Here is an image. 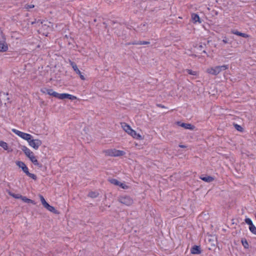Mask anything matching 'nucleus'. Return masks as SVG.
Returning a JSON list of instances; mask_svg holds the SVG:
<instances>
[{"mask_svg":"<svg viewBox=\"0 0 256 256\" xmlns=\"http://www.w3.org/2000/svg\"><path fill=\"white\" fill-rule=\"evenodd\" d=\"M16 165L20 168L22 169V171L28 176L36 180H37V176L35 174L30 173L28 167L26 166V164L20 160L16 162Z\"/></svg>","mask_w":256,"mask_h":256,"instance_id":"nucleus-1","label":"nucleus"},{"mask_svg":"<svg viewBox=\"0 0 256 256\" xmlns=\"http://www.w3.org/2000/svg\"><path fill=\"white\" fill-rule=\"evenodd\" d=\"M106 156H123L126 154L124 150H118L115 148L108 149L104 151Z\"/></svg>","mask_w":256,"mask_h":256,"instance_id":"nucleus-2","label":"nucleus"},{"mask_svg":"<svg viewBox=\"0 0 256 256\" xmlns=\"http://www.w3.org/2000/svg\"><path fill=\"white\" fill-rule=\"evenodd\" d=\"M12 131L22 139L27 140L28 142L30 140V138H33L31 134L22 132L15 128H12Z\"/></svg>","mask_w":256,"mask_h":256,"instance_id":"nucleus-3","label":"nucleus"},{"mask_svg":"<svg viewBox=\"0 0 256 256\" xmlns=\"http://www.w3.org/2000/svg\"><path fill=\"white\" fill-rule=\"evenodd\" d=\"M222 70H224V65L208 68L206 71L208 74L216 76Z\"/></svg>","mask_w":256,"mask_h":256,"instance_id":"nucleus-4","label":"nucleus"},{"mask_svg":"<svg viewBox=\"0 0 256 256\" xmlns=\"http://www.w3.org/2000/svg\"><path fill=\"white\" fill-rule=\"evenodd\" d=\"M118 200L120 203L126 206H130L133 204V200L130 196H124L118 198Z\"/></svg>","mask_w":256,"mask_h":256,"instance_id":"nucleus-5","label":"nucleus"},{"mask_svg":"<svg viewBox=\"0 0 256 256\" xmlns=\"http://www.w3.org/2000/svg\"><path fill=\"white\" fill-rule=\"evenodd\" d=\"M53 24L52 22H48V20H44L43 24L41 26L42 30L46 31V32L48 33V31L52 30L53 28Z\"/></svg>","mask_w":256,"mask_h":256,"instance_id":"nucleus-6","label":"nucleus"},{"mask_svg":"<svg viewBox=\"0 0 256 256\" xmlns=\"http://www.w3.org/2000/svg\"><path fill=\"white\" fill-rule=\"evenodd\" d=\"M176 124L182 128H184L186 130H194L196 128V126L190 123H185L182 122V121H177L176 122Z\"/></svg>","mask_w":256,"mask_h":256,"instance_id":"nucleus-7","label":"nucleus"},{"mask_svg":"<svg viewBox=\"0 0 256 256\" xmlns=\"http://www.w3.org/2000/svg\"><path fill=\"white\" fill-rule=\"evenodd\" d=\"M29 145L33 148L34 150H38L40 146L42 144V141L39 139L30 138L28 142Z\"/></svg>","mask_w":256,"mask_h":256,"instance_id":"nucleus-8","label":"nucleus"},{"mask_svg":"<svg viewBox=\"0 0 256 256\" xmlns=\"http://www.w3.org/2000/svg\"><path fill=\"white\" fill-rule=\"evenodd\" d=\"M212 237V238L208 239V242L207 243L208 248L209 250H215L216 249V242H217L216 238L214 236Z\"/></svg>","mask_w":256,"mask_h":256,"instance_id":"nucleus-9","label":"nucleus"},{"mask_svg":"<svg viewBox=\"0 0 256 256\" xmlns=\"http://www.w3.org/2000/svg\"><path fill=\"white\" fill-rule=\"evenodd\" d=\"M70 64L72 66V68L74 70L76 74H78L80 76V77L81 78V80H85L86 78H85L84 75H83L82 74V72H80V70L78 68L76 63L75 62L71 61V60L70 61Z\"/></svg>","mask_w":256,"mask_h":256,"instance_id":"nucleus-10","label":"nucleus"},{"mask_svg":"<svg viewBox=\"0 0 256 256\" xmlns=\"http://www.w3.org/2000/svg\"><path fill=\"white\" fill-rule=\"evenodd\" d=\"M3 42H0V52H6L8 50V45L6 42L5 36L2 33Z\"/></svg>","mask_w":256,"mask_h":256,"instance_id":"nucleus-11","label":"nucleus"},{"mask_svg":"<svg viewBox=\"0 0 256 256\" xmlns=\"http://www.w3.org/2000/svg\"><path fill=\"white\" fill-rule=\"evenodd\" d=\"M206 43H202L200 42L198 44H196L194 46V48L197 49L198 52H199L200 54H207V53L205 50H202L204 48H206Z\"/></svg>","mask_w":256,"mask_h":256,"instance_id":"nucleus-12","label":"nucleus"},{"mask_svg":"<svg viewBox=\"0 0 256 256\" xmlns=\"http://www.w3.org/2000/svg\"><path fill=\"white\" fill-rule=\"evenodd\" d=\"M202 252L200 246L194 245L190 248V254H200Z\"/></svg>","mask_w":256,"mask_h":256,"instance_id":"nucleus-13","label":"nucleus"},{"mask_svg":"<svg viewBox=\"0 0 256 256\" xmlns=\"http://www.w3.org/2000/svg\"><path fill=\"white\" fill-rule=\"evenodd\" d=\"M200 178L206 182H210L214 180V177L207 174L200 175Z\"/></svg>","mask_w":256,"mask_h":256,"instance_id":"nucleus-14","label":"nucleus"},{"mask_svg":"<svg viewBox=\"0 0 256 256\" xmlns=\"http://www.w3.org/2000/svg\"><path fill=\"white\" fill-rule=\"evenodd\" d=\"M191 18H192V22L194 24H196L197 22H198L200 24H201L202 22V21L200 18L198 14L196 13L192 14Z\"/></svg>","mask_w":256,"mask_h":256,"instance_id":"nucleus-15","label":"nucleus"},{"mask_svg":"<svg viewBox=\"0 0 256 256\" xmlns=\"http://www.w3.org/2000/svg\"><path fill=\"white\" fill-rule=\"evenodd\" d=\"M40 92L43 94H48L50 96L54 97V93H55V92L53 90L52 88H41Z\"/></svg>","mask_w":256,"mask_h":256,"instance_id":"nucleus-16","label":"nucleus"},{"mask_svg":"<svg viewBox=\"0 0 256 256\" xmlns=\"http://www.w3.org/2000/svg\"><path fill=\"white\" fill-rule=\"evenodd\" d=\"M21 149L28 158L34 154L29 148H28L25 146H22L21 147Z\"/></svg>","mask_w":256,"mask_h":256,"instance_id":"nucleus-17","label":"nucleus"},{"mask_svg":"<svg viewBox=\"0 0 256 256\" xmlns=\"http://www.w3.org/2000/svg\"><path fill=\"white\" fill-rule=\"evenodd\" d=\"M44 208H46L48 211L52 212L53 214H60V212L57 210H56L54 206H50L48 203Z\"/></svg>","mask_w":256,"mask_h":256,"instance_id":"nucleus-18","label":"nucleus"},{"mask_svg":"<svg viewBox=\"0 0 256 256\" xmlns=\"http://www.w3.org/2000/svg\"><path fill=\"white\" fill-rule=\"evenodd\" d=\"M116 30L114 32V33L118 36H122V30L124 28V27H123L120 24H119L118 26L115 28Z\"/></svg>","mask_w":256,"mask_h":256,"instance_id":"nucleus-19","label":"nucleus"},{"mask_svg":"<svg viewBox=\"0 0 256 256\" xmlns=\"http://www.w3.org/2000/svg\"><path fill=\"white\" fill-rule=\"evenodd\" d=\"M54 97L59 100H64L66 98V93L59 94L56 92L54 93Z\"/></svg>","mask_w":256,"mask_h":256,"instance_id":"nucleus-20","label":"nucleus"},{"mask_svg":"<svg viewBox=\"0 0 256 256\" xmlns=\"http://www.w3.org/2000/svg\"><path fill=\"white\" fill-rule=\"evenodd\" d=\"M128 134L130 135L132 138H136L137 140H142V136L138 134L134 130H132Z\"/></svg>","mask_w":256,"mask_h":256,"instance_id":"nucleus-21","label":"nucleus"},{"mask_svg":"<svg viewBox=\"0 0 256 256\" xmlns=\"http://www.w3.org/2000/svg\"><path fill=\"white\" fill-rule=\"evenodd\" d=\"M121 125L123 130L128 134L132 130L130 126L126 122H122Z\"/></svg>","mask_w":256,"mask_h":256,"instance_id":"nucleus-22","label":"nucleus"},{"mask_svg":"<svg viewBox=\"0 0 256 256\" xmlns=\"http://www.w3.org/2000/svg\"><path fill=\"white\" fill-rule=\"evenodd\" d=\"M147 24L146 22L141 24L139 26H138L137 28L138 30L141 32H146L148 30V28L146 26Z\"/></svg>","mask_w":256,"mask_h":256,"instance_id":"nucleus-23","label":"nucleus"},{"mask_svg":"<svg viewBox=\"0 0 256 256\" xmlns=\"http://www.w3.org/2000/svg\"><path fill=\"white\" fill-rule=\"evenodd\" d=\"M21 200L24 202L28 203V204H36V202L34 200H32L31 199H30L28 198L27 197L25 196H22Z\"/></svg>","mask_w":256,"mask_h":256,"instance_id":"nucleus-24","label":"nucleus"},{"mask_svg":"<svg viewBox=\"0 0 256 256\" xmlns=\"http://www.w3.org/2000/svg\"><path fill=\"white\" fill-rule=\"evenodd\" d=\"M0 146L2 147L4 150H6L8 152H12V149L10 150H9L8 144L4 141H0Z\"/></svg>","mask_w":256,"mask_h":256,"instance_id":"nucleus-25","label":"nucleus"},{"mask_svg":"<svg viewBox=\"0 0 256 256\" xmlns=\"http://www.w3.org/2000/svg\"><path fill=\"white\" fill-rule=\"evenodd\" d=\"M98 192L94 191H90V192H88V196L92 198H97L98 196Z\"/></svg>","mask_w":256,"mask_h":256,"instance_id":"nucleus-26","label":"nucleus"},{"mask_svg":"<svg viewBox=\"0 0 256 256\" xmlns=\"http://www.w3.org/2000/svg\"><path fill=\"white\" fill-rule=\"evenodd\" d=\"M8 194L10 196H12V198H16V199H21L22 197V195L20 194H16L14 193H13L10 191L8 192Z\"/></svg>","mask_w":256,"mask_h":256,"instance_id":"nucleus-27","label":"nucleus"},{"mask_svg":"<svg viewBox=\"0 0 256 256\" xmlns=\"http://www.w3.org/2000/svg\"><path fill=\"white\" fill-rule=\"evenodd\" d=\"M108 180L112 184H113L115 186H118L120 183V181L116 178H109Z\"/></svg>","mask_w":256,"mask_h":256,"instance_id":"nucleus-28","label":"nucleus"},{"mask_svg":"<svg viewBox=\"0 0 256 256\" xmlns=\"http://www.w3.org/2000/svg\"><path fill=\"white\" fill-rule=\"evenodd\" d=\"M232 33L237 36H242L244 38H246L248 37V36L247 34H246L245 33H242V32H239L237 30L232 31Z\"/></svg>","mask_w":256,"mask_h":256,"instance_id":"nucleus-29","label":"nucleus"},{"mask_svg":"<svg viewBox=\"0 0 256 256\" xmlns=\"http://www.w3.org/2000/svg\"><path fill=\"white\" fill-rule=\"evenodd\" d=\"M184 71L186 72L189 74L192 75L194 76H198V72L196 71H194L190 69H186L184 70Z\"/></svg>","mask_w":256,"mask_h":256,"instance_id":"nucleus-30","label":"nucleus"},{"mask_svg":"<svg viewBox=\"0 0 256 256\" xmlns=\"http://www.w3.org/2000/svg\"><path fill=\"white\" fill-rule=\"evenodd\" d=\"M241 242L244 248H248L249 244L246 238H242L241 240Z\"/></svg>","mask_w":256,"mask_h":256,"instance_id":"nucleus-31","label":"nucleus"},{"mask_svg":"<svg viewBox=\"0 0 256 256\" xmlns=\"http://www.w3.org/2000/svg\"><path fill=\"white\" fill-rule=\"evenodd\" d=\"M39 197L42 206H44V207H45V206H46L48 204V202L46 200L45 198L42 195L40 194Z\"/></svg>","mask_w":256,"mask_h":256,"instance_id":"nucleus-32","label":"nucleus"},{"mask_svg":"<svg viewBox=\"0 0 256 256\" xmlns=\"http://www.w3.org/2000/svg\"><path fill=\"white\" fill-rule=\"evenodd\" d=\"M71 100H74L77 99L76 96L66 93V98Z\"/></svg>","mask_w":256,"mask_h":256,"instance_id":"nucleus-33","label":"nucleus"},{"mask_svg":"<svg viewBox=\"0 0 256 256\" xmlns=\"http://www.w3.org/2000/svg\"><path fill=\"white\" fill-rule=\"evenodd\" d=\"M249 230L253 234L256 235V227L254 225L249 226Z\"/></svg>","mask_w":256,"mask_h":256,"instance_id":"nucleus-34","label":"nucleus"},{"mask_svg":"<svg viewBox=\"0 0 256 256\" xmlns=\"http://www.w3.org/2000/svg\"><path fill=\"white\" fill-rule=\"evenodd\" d=\"M118 186H119L120 188L124 189V190H126V189H128V186H127L126 184H125L124 183H122L121 182H120V183H119V184L118 185Z\"/></svg>","mask_w":256,"mask_h":256,"instance_id":"nucleus-35","label":"nucleus"},{"mask_svg":"<svg viewBox=\"0 0 256 256\" xmlns=\"http://www.w3.org/2000/svg\"><path fill=\"white\" fill-rule=\"evenodd\" d=\"M126 31L124 30V28L122 32V36H120V37H121L122 40L126 39L127 38V36H126Z\"/></svg>","mask_w":256,"mask_h":256,"instance_id":"nucleus-36","label":"nucleus"},{"mask_svg":"<svg viewBox=\"0 0 256 256\" xmlns=\"http://www.w3.org/2000/svg\"><path fill=\"white\" fill-rule=\"evenodd\" d=\"M234 128L239 132H242L243 128L240 125L238 124H234Z\"/></svg>","mask_w":256,"mask_h":256,"instance_id":"nucleus-37","label":"nucleus"},{"mask_svg":"<svg viewBox=\"0 0 256 256\" xmlns=\"http://www.w3.org/2000/svg\"><path fill=\"white\" fill-rule=\"evenodd\" d=\"M245 222L249 225V226H251L254 225L252 222L250 218H246L244 220Z\"/></svg>","mask_w":256,"mask_h":256,"instance_id":"nucleus-38","label":"nucleus"},{"mask_svg":"<svg viewBox=\"0 0 256 256\" xmlns=\"http://www.w3.org/2000/svg\"><path fill=\"white\" fill-rule=\"evenodd\" d=\"M216 248H217L219 250H222V244H220L217 242H216Z\"/></svg>","mask_w":256,"mask_h":256,"instance_id":"nucleus-39","label":"nucleus"},{"mask_svg":"<svg viewBox=\"0 0 256 256\" xmlns=\"http://www.w3.org/2000/svg\"><path fill=\"white\" fill-rule=\"evenodd\" d=\"M24 8L26 9L32 8H34V5L26 4L24 6Z\"/></svg>","mask_w":256,"mask_h":256,"instance_id":"nucleus-40","label":"nucleus"},{"mask_svg":"<svg viewBox=\"0 0 256 256\" xmlns=\"http://www.w3.org/2000/svg\"><path fill=\"white\" fill-rule=\"evenodd\" d=\"M28 158L30 159L32 162L34 161V160L36 159V157L34 156V154L32 156H29Z\"/></svg>","mask_w":256,"mask_h":256,"instance_id":"nucleus-41","label":"nucleus"},{"mask_svg":"<svg viewBox=\"0 0 256 256\" xmlns=\"http://www.w3.org/2000/svg\"><path fill=\"white\" fill-rule=\"evenodd\" d=\"M150 44V42L139 40V45L148 44Z\"/></svg>","mask_w":256,"mask_h":256,"instance_id":"nucleus-42","label":"nucleus"},{"mask_svg":"<svg viewBox=\"0 0 256 256\" xmlns=\"http://www.w3.org/2000/svg\"><path fill=\"white\" fill-rule=\"evenodd\" d=\"M38 166L40 168L41 170H46V167L44 166L42 164H40V163H38V164L36 166Z\"/></svg>","mask_w":256,"mask_h":256,"instance_id":"nucleus-43","label":"nucleus"},{"mask_svg":"<svg viewBox=\"0 0 256 256\" xmlns=\"http://www.w3.org/2000/svg\"><path fill=\"white\" fill-rule=\"evenodd\" d=\"M43 20H40V19L37 20V22H38L37 26L38 27H40V26H42V24H43Z\"/></svg>","mask_w":256,"mask_h":256,"instance_id":"nucleus-44","label":"nucleus"},{"mask_svg":"<svg viewBox=\"0 0 256 256\" xmlns=\"http://www.w3.org/2000/svg\"><path fill=\"white\" fill-rule=\"evenodd\" d=\"M211 14L212 16H216L218 14V12L214 10H212Z\"/></svg>","mask_w":256,"mask_h":256,"instance_id":"nucleus-45","label":"nucleus"},{"mask_svg":"<svg viewBox=\"0 0 256 256\" xmlns=\"http://www.w3.org/2000/svg\"><path fill=\"white\" fill-rule=\"evenodd\" d=\"M30 24L32 25L36 24L35 26L38 27V26H37V25H38L37 19L36 18H34V21H32V22H30Z\"/></svg>","mask_w":256,"mask_h":256,"instance_id":"nucleus-46","label":"nucleus"},{"mask_svg":"<svg viewBox=\"0 0 256 256\" xmlns=\"http://www.w3.org/2000/svg\"><path fill=\"white\" fill-rule=\"evenodd\" d=\"M132 45H139V41L134 40L131 42Z\"/></svg>","mask_w":256,"mask_h":256,"instance_id":"nucleus-47","label":"nucleus"},{"mask_svg":"<svg viewBox=\"0 0 256 256\" xmlns=\"http://www.w3.org/2000/svg\"><path fill=\"white\" fill-rule=\"evenodd\" d=\"M157 106L160 108H166L162 104H156Z\"/></svg>","mask_w":256,"mask_h":256,"instance_id":"nucleus-48","label":"nucleus"},{"mask_svg":"<svg viewBox=\"0 0 256 256\" xmlns=\"http://www.w3.org/2000/svg\"><path fill=\"white\" fill-rule=\"evenodd\" d=\"M34 166H37L38 164V163L39 162H38V160H37V159H36V160H34V161L32 162Z\"/></svg>","mask_w":256,"mask_h":256,"instance_id":"nucleus-49","label":"nucleus"},{"mask_svg":"<svg viewBox=\"0 0 256 256\" xmlns=\"http://www.w3.org/2000/svg\"><path fill=\"white\" fill-rule=\"evenodd\" d=\"M117 23V22L116 21H114V20H110V24H116Z\"/></svg>","mask_w":256,"mask_h":256,"instance_id":"nucleus-50","label":"nucleus"},{"mask_svg":"<svg viewBox=\"0 0 256 256\" xmlns=\"http://www.w3.org/2000/svg\"><path fill=\"white\" fill-rule=\"evenodd\" d=\"M178 146H179L180 148H186V146L182 145V144H180V145Z\"/></svg>","mask_w":256,"mask_h":256,"instance_id":"nucleus-51","label":"nucleus"},{"mask_svg":"<svg viewBox=\"0 0 256 256\" xmlns=\"http://www.w3.org/2000/svg\"><path fill=\"white\" fill-rule=\"evenodd\" d=\"M190 56L192 57V58H196L198 56L196 54H192L190 55Z\"/></svg>","mask_w":256,"mask_h":256,"instance_id":"nucleus-52","label":"nucleus"},{"mask_svg":"<svg viewBox=\"0 0 256 256\" xmlns=\"http://www.w3.org/2000/svg\"><path fill=\"white\" fill-rule=\"evenodd\" d=\"M103 24H104V25H105L104 28H105L106 29V28H108V24H106V22H103Z\"/></svg>","mask_w":256,"mask_h":256,"instance_id":"nucleus-53","label":"nucleus"},{"mask_svg":"<svg viewBox=\"0 0 256 256\" xmlns=\"http://www.w3.org/2000/svg\"><path fill=\"white\" fill-rule=\"evenodd\" d=\"M131 44H131V42H127V43H126V44H125V45H126V46H130V45H131Z\"/></svg>","mask_w":256,"mask_h":256,"instance_id":"nucleus-54","label":"nucleus"},{"mask_svg":"<svg viewBox=\"0 0 256 256\" xmlns=\"http://www.w3.org/2000/svg\"><path fill=\"white\" fill-rule=\"evenodd\" d=\"M72 44V42H70V40L68 42V45H70V44Z\"/></svg>","mask_w":256,"mask_h":256,"instance_id":"nucleus-55","label":"nucleus"},{"mask_svg":"<svg viewBox=\"0 0 256 256\" xmlns=\"http://www.w3.org/2000/svg\"><path fill=\"white\" fill-rule=\"evenodd\" d=\"M224 68H225V70L228 68V66L226 65H225Z\"/></svg>","mask_w":256,"mask_h":256,"instance_id":"nucleus-56","label":"nucleus"},{"mask_svg":"<svg viewBox=\"0 0 256 256\" xmlns=\"http://www.w3.org/2000/svg\"><path fill=\"white\" fill-rule=\"evenodd\" d=\"M10 98H8V97H7V98H6V100H10Z\"/></svg>","mask_w":256,"mask_h":256,"instance_id":"nucleus-57","label":"nucleus"},{"mask_svg":"<svg viewBox=\"0 0 256 256\" xmlns=\"http://www.w3.org/2000/svg\"><path fill=\"white\" fill-rule=\"evenodd\" d=\"M70 40H71L72 41H74V38H70Z\"/></svg>","mask_w":256,"mask_h":256,"instance_id":"nucleus-58","label":"nucleus"},{"mask_svg":"<svg viewBox=\"0 0 256 256\" xmlns=\"http://www.w3.org/2000/svg\"><path fill=\"white\" fill-rule=\"evenodd\" d=\"M209 42H210V41H209V40H208V41L206 42V44H208L209 43Z\"/></svg>","mask_w":256,"mask_h":256,"instance_id":"nucleus-59","label":"nucleus"},{"mask_svg":"<svg viewBox=\"0 0 256 256\" xmlns=\"http://www.w3.org/2000/svg\"><path fill=\"white\" fill-rule=\"evenodd\" d=\"M224 42H225V44H226V43L227 42H226V40H225V41H224Z\"/></svg>","mask_w":256,"mask_h":256,"instance_id":"nucleus-60","label":"nucleus"},{"mask_svg":"<svg viewBox=\"0 0 256 256\" xmlns=\"http://www.w3.org/2000/svg\"><path fill=\"white\" fill-rule=\"evenodd\" d=\"M254 216H255V217H256V214H254Z\"/></svg>","mask_w":256,"mask_h":256,"instance_id":"nucleus-61","label":"nucleus"}]
</instances>
